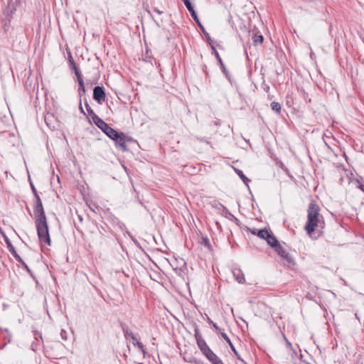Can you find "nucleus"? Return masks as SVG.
<instances>
[{
    "label": "nucleus",
    "instance_id": "obj_24",
    "mask_svg": "<svg viewBox=\"0 0 364 364\" xmlns=\"http://www.w3.org/2000/svg\"><path fill=\"white\" fill-rule=\"evenodd\" d=\"M190 13H191V16L193 17V18L198 23V24L200 23H199V21H198V16L194 10V9H193V10H190L188 11Z\"/></svg>",
    "mask_w": 364,
    "mask_h": 364
},
{
    "label": "nucleus",
    "instance_id": "obj_10",
    "mask_svg": "<svg viewBox=\"0 0 364 364\" xmlns=\"http://www.w3.org/2000/svg\"><path fill=\"white\" fill-rule=\"evenodd\" d=\"M265 240L273 248H274L279 244L276 237L272 234V231L270 232V233L269 234L268 237Z\"/></svg>",
    "mask_w": 364,
    "mask_h": 364
},
{
    "label": "nucleus",
    "instance_id": "obj_12",
    "mask_svg": "<svg viewBox=\"0 0 364 364\" xmlns=\"http://www.w3.org/2000/svg\"><path fill=\"white\" fill-rule=\"evenodd\" d=\"M70 64L72 65L73 69L75 70V75L77 76L78 83H80V80H83L82 77V75L80 73V71L79 70L75 63L73 60L70 61Z\"/></svg>",
    "mask_w": 364,
    "mask_h": 364
},
{
    "label": "nucleus",
    "instance_id": "obj_40",
    "mask_svg": "<svg viewBox=\"0 0 364 364\" xmlns=\"http://www.w3.org/2000/svg\"><path fill=\"white\" fill-rule=\"evenodd\" d=\"M227 343L229 344L230 347L233 346V345H232V343L230 340V342H227Z\"/></svg>",
    "mask_w": 364,
    "mask_h": 364
},
{
    "label": "nucleus",
    "instance_id": "obj_26",
    "mask_svg": "<svg viewBox=\"0 0 364 364\" xmlns=\"http://www.w3.org/2000/svg\"><path fill=\"white\" fill-rule=\"evenodd\" d=\"M208 321H209V322L213 325V328H214L216 331H219L220 333L223 332V331H222V329H221V328H220V327H219V326H218L215 323H214V322H213V321H211L210 318H208Z\"/></svg>",
    "mask_w": 364,
    "mask_h": 364
},
{
    "label": "nucleus",
    "instance_id": "obj_27",
    "mask_svg": "<svg viewBox=\"0 0 364 364\" xmlns=\"http://www.w3.org/2000/svg\"><path fill=\"white\" fill-rule=\"evenodd\" d=\"M85 107L89 114H91L92 116H94V114H96L92 110V109L90 107L87 102L85 103Z\"/></svg>",
    "mask_w": 364,
    "mask_h": 364
},
{
    "label": "nucleus",
    "instance_id": "obj_35",
    "mask_svg": "<svg viewBox=\"0 0 364 364\" xmlns=\"http://www.w3.org/2000/svg\"><path fill=\"white\" fill-rule=\"evenodd\" d=\"M22 266H23L25 267V269L28 271V272H30V269L28 268V267L27 266V264L23 262V263L21 264Z\"/></svg>",
    "mask_w": 364,
    "mask_h": 364
},
{
    "label": "nucleus",
    "instance_id": "obj_8",
    "mask_svg": "<svg viewBox=\"0 0 364 364\" xmlns=\"http://www.w3.org/2000/svg\"><path fill=\"white\" fill-rule=\"evenodd\" d=\"M232 274L235 279L240 283L243 284L245 282V275L240 269H234Z\"/></svg>",
    "mask_w": 364,
    "mask_h": 364
},
{
    "label": "nucleus",
    "instance_id": "obj_39",
    "mask_svg": "<svg viewBox=\"0 0 364 364\" xmlns=\"http://www.w3.org/2000/svg\"><path fill=\"white\" fill-rule=\"evenodd\" d=\"M80 109L81 112H82L83 114H85V112H84V111H83V109H82V107L81 102H80Z\"/></svg>",
    "mask_w": 364,
    "mask_h": 364
},
{
    "label": "nucleus",
    "instance_id": "obj_23",
    "mask_svg": "<svg viewBox=\"0 0 364 364\" xmlns=\"http://www.w3.org/2000/svg\"><path fill=\"white\" fill-rule=\"evenodd\" d=\"M134 346H136L139 348V350H141V352L143 355L145 354V349H144V346L142 344V343H141L138 341H136V343Z\"/></svg>",
    "mask_w": 364,
    "mask_h": 364
},
{
    "label": "nucleus",
    "instance_id": "obj_37",
    "mask_svg": "<svg viewBox=\"0 0 364 364\" xmlns=\"http://www.w3.org/2000/svg\"><path fill=\"white\" fill-rule=\"evenodd\" d=\"M203 242H204V244H205V245H208V243H209V240H208V238H204V239H203Z\"/></svg>",
    "mask_w": 364,
    "mask_h": 364
},
{
    "label": "nucleus",
    "instance_id": "obj_22",
    "mask_svg": "<svg viewBox=\"0 0 364 364\" xmlns=\"http://www.w3.org/2000/svg\"><path fill=\"white\" fill-rule=\"evenodd\" d=\"M186 6V7L187 8V9L188 11L190 10H193V6H192L191 4V2L190 0H182Z\"/></svg>",
    "mask_w": 364,
    "mask_h": 364
},
{
    "label": "nucleus",
    "instance_id": "obj_17",
    "mask_svg": "<svg viewBox=\"0 0 364 364\" xmlns=\"http://www.w3.org/2000/svg\"><path fill=\"white\" fill-rule=\"evenodd\" d=\"M255 44L262 43L264 38L261 34L255 33L252 38Z\"/></svg>",
    "mask_w": 364,
    "mask_h": 364
},
{
    "label": "nucleus",
    "instance_id": "obj_3",
    "mask_svg": "<svg viewBox=\"0 0 364 364\" xmlns=\"http://www.w3.org/2000/svg\"><path fill=\"white\" fill-rule=\"evenodd\" d=\"M92 119L95 124L99 129H100L109 138L112 137V136H114V134H117V131L109 127L108 124L104 122L97 114H94V116L92 117Z\"/></svg>",
    "mask_w": 364,
    "mask_h": 364
},
{
    "label": "nucleus",
    "instance_id": "obj_43",
    "mask_svg": "<svg viewBox=\"0 0 364 364\" xmlns=\"http://www.w3.org/2000/svg\"><path fill=\"white\" fill-rule=\"evenodd\" d=\"M200 141H205V140L203 139H200Z\"/></svg>",
    "mask_w": 364,
    "mask_h": 364
},
{
    "label": "nucleus",
    "instance_id": "obj_36",
    "mask_svg": "<svg viewBox=\"0 0 364 364\" xmlns=\"http://www.w3.org/2000/svg\"><path fill=\"white\" fill-rule=\"evenodd\" d=\"M22 266H23L25 267V269L28 271V272H30V269L28 268V267L27 266V264L23 262V263L21 264Z\"/></svg>",
    "mask_w": 364,
    "mask_h": 364
},
{
    "label": "nucleus",
    "instance_id": "obj_28",
    "mask_svg": "<svg viewBox=\"0 0 364 364\" xmlns=\"http://www.w3.org/2000/svg\"><path fill=\"white\" fill-rule=\"evenodd\" d=\"M60 336L62 338L63 340L64 341H66L67 340V332L65 331V330H61V332H60Z\"/></svg>",
    "mask_w": 364,
    "mask_h": 364
},
{
    "label": "nucleus",
    "instance_id": "obj_32",
    "mask_svg": "<svg viewBox=\"0 0 364 364\" xmlns=\"http://www.w3.org/2000/svg\"><path fill=\"white\" fill-rule=\"evenodd\" d=\"M14 258L21 264L23 263L24 262L18 255H16Z\"/></svg>",
    "mask_w": 364,
    "mask_h": 364
},
{
    "label": "nucleus",
    "instance_id": "obj_21",
    "mask_svg": "<svg viewBox=\"0 0 364 364\" xmlns=\"http://www.w3.org/2000/svg\"><path fill=\"white\" fill-rule=\"evenodd\" d=\"M31 187L32 191L35 196V201H38V198H40V196L38 193L37 190L36 189L35 186H33V184L32 183H31Z\"/></svg>",
    "mask_w": 364,
    "mask_h": 364
},
{
    "label": "nucleus",
    "instance_id": "obj_30",
    "mask_svg": "<svg viewBox=\"0 0 364 364\" xmlns=\"http://www.w3.org/2000/svg\"><path fill=\"white\" fill-rule=\"evenodd\" d=\"M221 336L227 341L230 342V338H228V335L225 332L220 333Z\"/></svg>",
    "mask_w": 364,
    "mask_h": 364
},
{
    "label": "nucleus",
    "instance_id": "obj_4",
    "mask_svg": "<svg viewBox=\"0 0 364 364\" xmlns=\"http://www.w3.org/2000/svg\"><path fill=\"white\" fill-rule=\"evenodd\" d=\"M115 135L116 136H112V137L109 138L114 141L115 145L119 147L121 150L126 151V141H129V138L122 132H117V134Z\"/></svg>",
    "mask_w": 364,
    "mask_h": 364
},
{
    "label": "nucleus",
    "instance_id": "obj_33",
    "mask_svg": "<svg viewBox=\"0 0 364 364\" xmlns=\"http://www.w3.org/2000/svg\"><path fill=\"white\" fill-rule=\"evenodd\" d=\"M131 339L132 340V343L134 345L136 344V341H138L137 338H136V336L134 335V334H132V338Z\"/></svg>",
    "mask_w": 364,
    "mask_h": 364
},
{
    "label": "nucleus",
    "instance_id": "obj_47",
    "mask_svg": "<svg viewBox=\"0 0 364 364\" xmlns=\"http://www.w3.org/2000/svg\"><path fill=\"white\" fill-rule=\"evenodd\" d=\"M90 210H92V212H95V210H93L92 208H90Z\"/></svg>",
    "mask_w": 364,
    "mask_h": 364
},
{
    "label": "nucleus",
    "instance_id": "obj_7",
    "mask_svg": "<svg viewBox=\"0 0 364 364\" xmlns=\"http://www.w3.org/2000/svg\"><path fill=\"white\" fill-rule=\"evenodd\" d=\"M195 337L197 342V345L202 352V353L206 350V349L209 348V346L207 345L205 340L203 339L199 333L198 329H196L195 331Z\"/></svg>",
    "mask_w": 364,
    "mask_h": 364
},
{
    "label": "nucleus",
    "instance_id": "obj_34",
    "mask_svg": "<svg viewBox=\"0 0 364 364\" xmlns=\"http://www.w3.org/2000/svg\"><path fill=\"white\" fill-rule=\"evenodd\" d=\"M22 266H23L25 267V269L28 271V272H30V269L28 268V267L27 266V264L23 262V263L21 264Z\"/></svg>",
    "mask_w": 364,
    "mask_h": 364
},
{
    "label": "nucleus",
    "instance_id": "obj_1",
    "mask_svg": "<svg viewBox=\"0 0 364 364\" xmlns=\"http://www.w3.org/2000/svg\"><path fill=\"white\" fill-rule=\"evenodd\" d=\"M33 213L35 216V224L37 234L40 242H44L50 245V238L48 232V226L41 198H38V201H35Z\"/></svg>",
    "mask_w": 364,
    "mask_h": 364
},
{
    "label": "nucleus",
    "instance_id": "obj_16",
    "mask_svg": "<svg viewBox=\"0 0 364 364\" xmlns=\"http://www.w3.org/2000/svg\"><path fill=\"white\" fill-rule=\"evenodd\" d=\"M203 354L206 357V358L210 361L217 355L213 353V351L209 348L206 349L205 351L203 353Z\"/></svg>",
    "mask_w": 364,
    "mask_h": 364
},
{
    "label": "nucleus",
    "instance_id": "obj_15",
    "mask_svg": "<svg viewBox=\"0 0 364 364\" xmlns=\"http://www.w3.org/2000/svg\"><path fill=\"white\" fill-rule=\"evenodd\" d=\"M6 243L7 245V247L9 249V251L11 252V254L15 257L16 255H18L14 247L12 245L11 242L8 238L5 239Z\"/></svg>",
    "mask_w": 364,
    "mask_h": 364
},
{
    "label": "nucleus",
    "instance_id": "obj_6",
    "mask_svg": "<svg viewBox=\"0 0 364 364\" xmlns=\"http://www.w3.org/2000/svg\"><path fill=\"white\" fill-rule=\"evenodd\" d=\"M275 251L283 259L287 261L289 263H293V259L290 256V255L287 252L286 249L279 244L277 247H274Z\"/></svg>",
    "mask_w": 364,
    "mask_h": 364
},
{
    "label": "nucleus",
    "instance_id": "obj_20",
    "mask_svg": "<svg viewBox=\"0 0 364 364\" xmlns=\"http://www.w3.org/2000/svg\"><path fill=\"white\" fill-rule=\"evenodd\" d=\"M210 362L212 364H224L221 359L219 357H218V355H215V357H214L213 360H210Z\"/></svg>",
    "mask_w": 364,
    "mask_h": 364
},
{
    "label": "nucleus",
    "instance_id": "obj_14",
    "mask_svg": "<svg viewBox=\"0 0 364 364\" xmlns=\"http://www.w3.org/2000/svg\"><path fill=\"white\" fill-rule=\"evenodd\" d=\"M236 173L238 175V176L242 179V181H243V183L248 186V183L250 181V179H248L245 176V174L243 173V172L241 171V170H239V169H235Z\"/></svg>",
    "mask_w": 364,
    "mask_h": 364
},
{
    "label": "nucleus",
    "instance_id": "obj_31",
    "mask_svg": "<svg viewBox=\"0 0 364 364\" xmlns=\"http://www.w3.org/2000/svg\"><path fill=\"white\" fill-rule=\"evenodd\" d=\"M123 331H124L126 337H129L131 338H132V334H134L132 332L129 331L128 330L125 331L124 328H123Z\"/></svg>",
    "mask_w": 364,
    "mask_h": 364
},
{
    "label": "nucleus",
    "instance_id": "obj_45",
    "mask_svg": "<svg viewBox=\"0 0 364 364\" xmlns=\"http://www.w3.org/2000/svg\"><path fill=\"white\" fill-rule=\"evenodd\" d=\"M90 210H92V212H95V210H93L92 208H90Z\"/></svg>",
    "mask_w": 364,
    "mask_h": 364
},
{
    "label": "nucleus",
    "instance_id": "obj_38",
    "mask_svg": "<svg viewBox=\"0 0 364 364\" xmlns=\"http://www.w3.org/2000/svg\"><path fill=\"white\" fill-rule=\"evenodd\" d=\"M231 350L235 353V354H237V352L235 349V348L233 346L230 347Z\"/></svg>",
    "mask_w": 364,
    "mask_h": 364
},
{
    "label": "nucleus",
    "instance_id": "obj_11",
    "mask_svg": "<svg viewBox=\"0 0 364 364\" xmlns=\"http://www.w3.org/2000/svg\"><path fill=\"white\" fill-rule=\"evenodd\" d=\"M70 64L72 65L73 69L75 70V75L77 76L78 83H80V80H83L82 77V75L80 73V71L79 70L75 63L73 60L70 61Z\"/></svg>",
    "mask_w": 364,
    "mask_h": 364
},
{
    "label": "nucleus",
    "instance_id": "obj_13",
    "mask_svg": "<svg viewBox=\"0 0 364 364\" xmlns=\"http://www.w3.org/2000/svg\"><path fill=\"white\" fill-rule=\"evenodd\" d=\"M212 49H213V50L214 52V54H215L217 60H218V62H219V63L220 65V67H221V69L223 70V72L225 73L226 72V68L225 67L224 63H223V60H222L219 53H218V51L215 50V48L213 46H212Z\"/></svg>",
    "mask_w": 364,
    "mask_h": 364
},
{
    "label": "nucleus",
    "instance_id": "obj_2",
    "mask_svg": "<svg viewBox=\"0 0 364 364\" xmlns=\"http://www.w3.org/2000/svg\"><path fill=\"white\" fill-rule=\"evenodd\" d=\"M319 211L320 208L317 204L314 202L309 203L307 210V222L305 225V230L308 234L314 232L315 228L318 225L320 218H322Z\"/></svg>",
    "mask_w": 364,
    "mask_h": 364
},
{
    "label": "nucleus",
    "instance_id": "obj_44",
    "mask_svg": "<svg viewBox=\"0 0 364 364\" xmlns=\"http://www.w3.org/2000/svg\"><path fill=\"white\" fill-rule=\"evenodd\" d=\"M47 119H48V118H47V117H46V118H45V120H46V122L48 124V122H47Z\"/></svg>",
    "mask_w": 364,
    "mask_h": 364
},
{
    "label": "nucleus",
    "instance_id": "obj_29",
    "mask_svg": "<svg viewBox=\"0 0 364 364\" xmlns=\"http://www.w3.org/2000/svg\"><path fill=\"white\" fill-rule=\"evenodd\" d=\"M356 182L358 183L357 187L364 192V183L360 181L359 180H357Z\"/></svg>",
    "mask_w": 364,
    "mask_h": 364
},
{
    "label": "nucleus",
    "instance_id": "obj_42",
    "mask_svg": "<svg viewBox=\"0 0 364 364\" xmlns=\"http://www.w3.org/2000/svg\"><path fill=\"white\" fill-rule=\"evenodd\" d=\"M235 355H236V356H237L239 359H240V355H238V353H237V354H235Z\"/></svg>",
    "mask_w": 364,
    "mask_h": 364
},
{
    "label": "nucleus",
    "instance_id": "obj_41",
    "mask_svg": "<svg viewBox=\"0 0 364 364\" xmlns=\"http://www.w3.org/2000/svg\"><path fill=\"white\" fill-rule=\"evenodd\" d=\"M155 11H156L158 14H161V11H159L158 9H154Z\"/></svg>",
    "mask_w": 364,
    "mask_h": 364
},
{
    "label": "nucleus",
    "instance_id": "obj_25",
    "mask_svg": "<svg viewBox=\"0 0 364 364\" xmlns=\"http://www.w3.org/2000/svg\"><path fill=\"white\" fill-rule=\"evenodd\" d=\"M199 26H200V27L201 30L203 31V32L204 35L205 36V37H206V38H207V41H208L209 43H210L211 38H210V37L209 34H208L207 32H205V31L204 28L202 26V25H201L200 23H199Z\"/></svg>",
    "mask_w": 364,
    "mask_h": 364
},
{
    "label": "nucleus",
    "instance_id": "obj_19",
    "mask_svg": "<svg viewBox=\"0 0 364 364\" xmlns=\"http://www.w3.org/2000/svg\"><path fill=\"white\" fill-rule=\"evenodd\" d=\"M271 108L272 110L278 113H279L281 111V105L279 102H273L271 103Z\"/></svg>",
    "mask_w": 364,
    "mask_h": 364
},
{
    "label": "nucleus",
    "instance_id": "obj_5",
    "mask_svg": "<svg viewBox=\"0 0 364 364\" xmlns=\"http://www.w3.org/2000/svg\"><path fill=\"white\" fill-rule=\"evenodd\" d=\"M105 97L104 88L100 86L95 87L93 90V99L98 103L102 104L105 100Z\"/></svg>",
    "mask_w": 364,
    "mask_h": 364
},
{
    "label": "nucleus",
    "instance_id": "obj_9",
    "mask_svg": "<svg viewBox=\"0 0 364 364\" xmlns=\"http://www.w3.org/2000/svg\"><path fill=\"white\" fill-rule=\"evenodd\" d=\"M271 230L267 228H264L261 230H254L252 233L254 235H257L258 237H259L262 239L266 240L268 237L269 234L270 233Z\"/></svg>",
    "mask_w": 364,
    "mask_h": 364
},
{
    "label": "nucleus",
    "instance_id": "obj_18",
    "mask_svg": "<svg viewBox=\"0 0 364 364\" xmlns=\"http://www.w3.org/2000/svg\"><path fill=\"white\" fill-rule=\"evenodd\" d=\"M78 84H79L78 94H79L80 97H81L82 95L85 93V85H84V81L80 80V83H78Z\"/></svg>",
    "mask_w": 364,
    "mask_h": 364
},
{
    "label": "nucleus",
    "instance_id": "obj_46",
    "mask_svg": "<svg viewBox=\"0 0 364 364\" xmlns=\"http://www.w3.org/2000/svg\"><path fill=\"white\" fill-rule=\"evenodd\" d=\"M90 210H92V212H95V210H93L92 208H90Z\"/></svg>",
    "mask_w": 364,
    "mask_h": 364
}]
</instances>
